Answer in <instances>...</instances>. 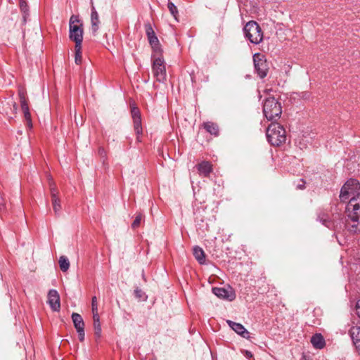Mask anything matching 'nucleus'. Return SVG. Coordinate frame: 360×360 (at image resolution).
Here are the masks:
<instances>
[{
  "label": "nucleus",
  "mask_w": 360,
  "mask_h": 360,
  "mask_svg": "<svg viewBox=\"0 0 360 360\" xmlns=\"http://www.w3.org/2000/svg\"><path fill=\"white\" fill-rule=\"evenodd\" d=\"M91 309L93 316H96V314H98V302L97 298L96 296H94L91 300Z\"/></svg>",
  "instance_id": "c756f323"
},
{
  "label": "nucleus",
  "mask_w": 360,
  "mask_h": 360,
  "mask_svg": "<svg viewBox=\"0 0 360 360\" xmlns=\"http://www.w3.org/2000/svg\"><path fill=\"white\" fill-rule=\"evenodd\" d=\"M167 8L172 14V15L174 18L175 20H177L178 16V9L176 6L172 3L170 0H168Z\"/></svg>",
  "instance_id": "cd10ccee"
},
{
  "label": "nucleus",
  "mask_w": 360,
  "mask_h": 360,
  "mask_svg": "<svg viewBox=\"0 0 360 360\" xmlns=\"http://www.w3.org/2000/svg\"><path fill=\"white\" fill-rule=\"evenodd\" d=\"M146 34L147 35L150 45L151 46L154 54H160L162 49L160 46L159 40L150 23L145 25Z\"/></svg>",
  "instance_id": "0eeeda50"
},
{
  "label": "nucleus",
  "mask_w": 360,
  "mask_h": 360,
  "mask_svg": "<svg viewBox=\"0 0 360 360\" xmlns=\"http://www.w3.org/2000/svg\"><path fill=\"white\" fill-rule=\"evenodd\" d=\"M101 21L99 19L98 13L92 1H91V30L94 36L96 35V33L99 29Z\"/></svg>",
  "instance_id": "9b49d317"
},
{
  "label": "nucleus",
  "mask_w": 360,
  "mask_h": 360,
  "mask_svg": "<svg viewBox=\"0 0 360 360\" xmlns=\"http://www.w3.org/2000/svg\"><path fill=\"white\" fill-rule=\"evenodd\" d=\"M301 181H302V184H298L297 186V189H304L305 188V186H304L305 182L303 181V179H301Z\"/></svg>",
  "instance_id": "ea45409f"
},
{
  "label": "nucleus",
  "mask_w": 360,
  "mask_h": 360,
  "mask_svg": "<svg viewBox=\"0 0 360 360\" xmlns=\"http://www.w3.org/2000/svg\"><path fill=\"white\" fill-rule=\"evenodd\" d=\"M226 322L229 327L232 330H233L237 334H238L239 335L244 338H250V333L245 329V328L242 324L234 322L231 320H227Z\"/></svg>",
  "instance_id": "4468645a"
},
{
  "label": "nucleus",
  "mask_w": 360,
  "mask_h": 360,
  "mask_svg": "<svg viewBox=\"0 0 360 360\" xmlns=\"http://www.w3.org/2000/svg\"><path fill=\"white\" fill-rule=\"evenodd\" d=\"M75 62L76 64L79 65L82 63V46H75Z\"/></svg>",
  "instance_id": "bb28decb"
},
{
  "label": "nucleus",
  "mask_w": 360,
  "mask_h": 360,
  "mask_svg": "<svg viewBox=\"0 0 360 360\" xmlns=\"http://www.w3.org/2000/svg\"><path fill=\"white\" fill-rule=\"evenodd\" d=\"M356 313L357 316L360 318V300H358L356 302Z\"/></svg>",
  "instance_id": "c9c22d12"
},
{
  "label": "nucleus",
  "mask_w": 360,
  "mask_h": 360,
  "mask_svg": "<svg viewBox=\"0 0 360 360\" xmlns=\"http://www.w3.org/2000/svg\"><path fill=\"white\" fill-rule=\"evenodd\" d=\"M263 113L269 121L279 119L282 113L281 103L274 97L266 98L263 104Z\"/></svg>",
  "instance_id": "7ed1b4c3"
},
{
  "label": "nucleus",
  "mask_w": 360,
  "mask_h": 360,
  "mask_svg": "<svg viewBox=\"0 0 360 360\" xmlns=\"http://www.w3.org/2000/svg\"><path fill=\"white\" fill-rule=\"evenodd\" d=\"M48 303L54 311H59L60 309V296L57 290L51 289L48 293Z\"/></svg>",
  "instance_id": "9d476101"
},
{
  "label": "nucleus",
  "mask_w": 360,
  "mask_h": 360,
  "mask_svg": "<svg viewBox=\"0 0 360 360\" xmlns=\"http://www.w3.org/2000/svg\"><path fill=\"white\" fill-rule=\"evenodd\" d=\"M198 173L200 176L208 177L212 172V165L208 161H202L196 165Z\"/></svg>",
  "instance_id": "2eb2a0df"
},
{
  "label": "nucleus",
  "mask_w": 360,
  "mask_h": 360,
  "mask_svg": "<svg viewBox=\"0 0 360 360\" xmlns=\"http://www.w3.org/2000/svg\"><path fill=\"white\" fill-rule=\"evenodd\" d=\"M143 217V215L141 213L136 214L133 223L131 224L132 229H135L140 226Z\"/></svg>",
  "instance_id": "c85d7f7f"
},
{
  "label": "nucleus",
  "mask_w": 360,
  "mask_h": 360,
  "mask_svg": "<svg viewBox=\"0 0 360 360\" xmlns=\"http://www.w3.org/2000/svg\"><path fill=\"white\" fill-rule=\"evenodd\" d=\"M161 55L162 53L160 54H153L152 56V71L156 81L159 82H165L167 78V73L165 60Z\"/></svg>",
  "instance_id": "39448f33"
},
{
  "label": "nucleus",
  "mask_w": 360,
  "mask_h": 360,
  "mask_svg": "<svg viewBox=\"0 0 360 360\" xmlns=\"http://www.w3.org/2000/svg\"><path fill=\"white\" fill-rule=\"evenodd\" d=\"M318 220L322 223L323 225L332 229L335 227L334 221L330 219V217L324 213H321L318 216Z\"/></svg>",
  "instance_id": "aec40b11"
},
{
  "label": "nucleus",
  "mask_w": 360,
  "mask_h": 360,
  "mask_svg": "<svg viewBox=\"0 0 360 360\" xmlns=\"http://www.w3.org/2000/svg\"><path fill=\"white\" fill-rule=\"evenodd\" d=\"M311 343L314 348L319 349H323L326 345L325 340L320 333H316L311 337Z\"/></svg>",
  "instance_id": "a211bd4d"
},
{
  "label": "nucleus",
  "mask_w": 360,
  "mask_h": 360,
  "mask_svg": "<svg viewBox=\"0 0 360 360\" xmlns=\"http://www.w3.org/2000/svg\"><path fill=\"white\" fill-rule=\"evenodd\" d=\"M4 208H5V200L3 198V197L1 196V195H0V209L2 210Z\"/></svg>",
  "instance_id": "e433bc0d"
},
{
  "label": "nucleus",
  "mask_w": 360,
  "mask_h": 360,
  "mask_svg": "<svg viewBox=\"0 0 360 360\" xmlns=\"http://www.w3.org/2000/svg\"><path fill=\"white\" fill-rule=\"evenodd\" d=\"M243 32L245 37L254 44H258L262 41V29L255 21L247 22L243 28Z\"/></svg>",
  "instance_id": "20e7f679"
},
{
  "label": "nucleus",
  "mask_w": 360,
  "mask_h": 360,
  "mask_svg": "<svg viewBox=\"0 0 360 360\" xmlns=\"http://www.w3.org/2000/svg\"><path fill=\"white\" fill-rule=\"evenodd\" d=\"M134 295L139 299H142L145 297V293L140 288H136L134 290Z\"/></svg>",
  "instance_id": "72a5a7b5"
},
{
  "label": "nucleus",
  "mask_w": 360,
  "mask_h": 360,
  "mask_svg": "<svg viewBox=\"0 0 360 360\" xmlns=\"http://www.w3.org/2000/svg\"><path fill=\"white\" fill-rule=\"evenodd\" d=\"M14 108L16 109L17 108V106H16V104L14 103Z\"/></svg>",
  "instance_id": "79ce46f5"
},
{
  "label": "nucleus",
  "mask_w": 360,
  "mask_h": 360,
  "mask_svg": "<svg viewBox=\"0 0 360 360\" xmlns=\"http://www.w3.org/2000/svg\"><path fill=\"white\" fill-rule=\"evenodd\" d=\"M72 320L74 326L78 333V338L80 342H83L85 338L84 332V322L82 316L77 313L73 312L72 314Z\"/></svg>",
  "instance_id": "6e6552de"
},
{
  "label": "nucleus",
  "mask_w": 360,
  "mask_h": 360,
  "mask_svg": "<svg viewBox=\"0 0 360 360\" xmlns=\"http://www.w3.org/2000/svg\"><path fill=\"white\" fill-rule=\"evenodd\" d=\"M98 153L101 158L105 159L106 158V152L103 147H99Z\"/></svg>",
  "instance_id": "f704fd0d"
},
{
  "label": "nucleus",
  "mask_w": 360,
  "mask_h": 360,
  "mask_svg": "<svg viewBox=\"0 0 360 360\" xmlns=\"http://www.w3.org/2000/svg\"><path fill=\"white\" fill-rule=\"evenodd\" d=\"M345 227L351 233L360 232V194L352 198L346 207Z\"/></svg>",
  "instance_id": "f257e3e1"
},
{
  "label": "nucleus",
  "mask_w": 360,
  "mask_h": 360,
  "mask_svg": "<svg viewBox=\"0 0 360 360\" xmlns=\"http://www.w3.org/2000/svg\"><path fill=\"white\" fill-rule=\"evenodd\" d=\"M50 190H51V194H52V192L58 193L57 190L55 186H51Z\"/></svg>",
  "instance_id": "a19ab883"
},
{
  "label": "nucleus",
  "mask_w": 360,
  "mask_h": 360,
  "mask_svg": "<svg viewBox=\"0 0 360 360\" xmlns=\"http://www.w3.org/2000/svg\"><path fill=\"white\" fill-rule=\"evenodd\" d=\"M193 256L200 264L205 263V254L204 250L199 246H195L193 250Z\"/></svg>",
  "instance_id": "6ab92c4d"
},
{
  "label": "nucleus",
  "mask_w": 360,
  "mask_h": 360,
  "mask_svg": "<svg viewBox=\"0 0 360 360\" xmlns=\"http://www.w3.org/2000/svg\"><path fill=\"white\" fill-rule=\"evenodd\" d=\"M59 266L63 272H66L70 268V262L65 256H60L59 258Z\"/></svg>",
  "instance_id": "393cba45"
},
{
  "label": "nucleus",
  "mask_w": 360,
  "mask_h": 360,
  "mask_svg": "<svg viewBox=\"0 0 360 360\" xmlns=\"http://www.w3.org/2000/svg\"><path fill=\"white\" fill-rule=\"evenodd\" d=\"M212 292L218 297L229 301H232L236 298V294L232 289H225L224 288H213Z\"/></svg>",
  "instance_id": "f8f14e48"
},
{
  "label": "nucleus",
  "mask_w": 360,
  "mask_h": 360,
  "mask_svg": "<svg viewBox=\"0 0 360 360\" xmlns=\"http://www.w3.org/2000/svg\"><path fill=\"white\" fill-rule=\"evenodd\" d=\"M94 321V335L96 338H100L101 337V326L100 323V318L98 314H96V316H93Z\"/></svg>",
  "instance_id": "4be33fe9"
},
{
  "label": "nucleus",
  "mask_w": 360,
  "mask_h": 360,
  "mask_svg": "<svg viewBox=\"0 0 360 360\" xmlns=\"http://www.w3.org/2000/svg\"><path fill=\"white\" fill-rule=\"evenodd\" d=\"M266 138L269 143L275 146H278L285 143L286 140V131L278 122H272L266 129Z\"/></svg>",
  "instance_id": "f03ea898"
},
{
  "label": "nucleus",
  "mask_w": 360,
  "mask_h": 360,
  "mask_svg": "<svg viewBox=\"0 0 360 360\" xmlns=\"http://www.w3.org/2000/svg\"><path fill=\"white\" fill-rule=\"evenodd\" d=\"M80 24V23H82L79 17L77 15H72L70 18V22H69V24Z\"/></svg>",
  "instance_id": "473e14b6"
},
{
  "label": "nucleus",
  "mask_w": 360,
  "mask_h": 360,
  "mask_svg": "<svg viewBox=\"0 0 360 360\" xmlns=\"http://www.w3.org/2000/svg\"><path fill=\"white\" fill-rule=\"evenodd\" d=\"M253 62L255 72L257 75L263 79L267 75L268 64L264 56L260 53H255L253 56Z\"/></svg>",
  "instance_id": "423d86ee"
},
{
  "label": "nucleus",
  "mask_w": 360,
  "mask_h": 360,
  "mask_svg": "<svg viewBox=\"0 0 360 360\" xmlns=\"http://www.w3.org/2000/svg\"><path fill=\"white\" fill-rule=\"evenodd\" d=\"M53 209L56 215L59 214L61 210L60 200H54V202H52Z\"/></svg>",
  "instance_id": "7c9ffc66"
},
{
  "label": "nucleus",
  "mask_w": 360,
  "mask_h": 360,
  "mask_svg": "<svg viewBox=\"0 0 360 360\" xmlns=\"http://www.w3.org/2000/svg\"><path fill=\"white\" fill-rule=\"evenodd\" d=\"M360 188L359 183L356 179H350L344 184V190L349 188L353 193H355Z\"/></svg>",
  "instance_id": "5701e85b"
},
{
  "label": "nucleus",
  "mask_w": 360,
  "mask_h": 360,
  "mask_svg": "<svg viewBox=\"0 0 360 360\" xmlns=\"http://www.w3.org/2000/svg\"><path fill=\"white\" fill-rule=\"evenodd\" d=\"M204 128L212 135L218 136L219 134L218 126L213 122H207L204 123Z\"/></svg>",
  "instance_id": "b1692460"
},
{
  "label": "nucleus",
  "mask_w": 360,
  "mask_h": 360,
  "mask_svg": "<svg viewBox=\"0 0 360 360\" xmlns=\"http://www.w3.org/2000/svg\"><path fill=\"white\" fill-rule=\"evenodd\" d=\"M141 360H147L146 358H142Z\"/></svg>",
  "instance_id": "37998d69"
},
{
  "label": "nucleus",
  "mask_w": 360,
  "mask_h": 360,
  "mask_svg": "<svg viewBox=\"0 0 360 360\" xmlns=\"http://www.w3.org/2000/svg\"><path fill=\"white\" fill-rule=\"evenodd\" d=\"M131 113L134 121V127L136 134L139 136L142 134L141 117L139 109L135 105L131 106Z\"/></svg>",
  "instance_id": "1a4fd4ad"
},
{
  "label": "nucleus",
  "mask_w": 360,
  "mask_h": 360,
  "mask_svg": "<svg viewBox=\"0 0 360 360\" xmlns=\"http://www.w3.org/2000/svg\"><path fill=\"white\" fill-rule=\"evenodd\" d=\"M142 276H143V278L145 279L144 274H143H143H142Z\"/></svg>",
  "instance_id": "c03bdc74"
},
{
  "label": "nucleus",
  "mask_w": 360,
  "mask_h": 360,
  "mask_svg": "<svg viewBox=\"0 0 360 360\" xmlns=\"http://www.w3.org/2000/svg\"><path fill=\"white\" fill-rule=\"evenodd\" d=\"M84 29L81 28L69 33V38L75 43V46H82L83 41Z\"/></svg>",
  "instance_id": "f3484780"
},
{
  "label": "nucleus",
  "mask_w": 360,
  "mask_h": 360,
  "mask_svg": "<svg viewBox=\"0 0 360 360\" xmlns=\"http://www.w3.org/2000/svg\"><path fill=\"white\" fill-rule=\"evenodd\" d=\"M360 194V193H358L356 195ZM354 193L351 191L349 188H345L344 190V186L342 187L340 193V198L341 201L345 202L348 200L349 199L351 200L352 198L356 197L357 195H354ZM350 200H349V202Z\"/></svg>",
  "instance_id": "412c9836"
},
{
  "label": "nucleus",
  "mask_w": 360,
  "mask_h": 360,
  "mask_svg": "<svg viewBox=\"0 0 360 360\" xmlns=\"http://www.w3.org/2000/svg\"><path fill=\"white\" fill-rule=\"evenodd\" d=\"M20 8L21 12L23 13L24 22H26L27 17L29 15V7L26 1L23 0L20 1Z\"/></svg>",
  "instance_id": "a878e982"
},
{
  "label": "nucleus",
  "mask_w": 360,
  "mask_h": 360,
  "mask_svg": "<svg viewBox=\"0 0 360 360\" xmlns=\"http://www.w3.org/2000/svg\"><path fill=\"white\" fill-rule=\"evenodd\" d=\"M81 28H83V24H69V33L76 31L77 30H79Z\"/></svg>",
  "instance_id": "2f4dec72"
},
{
  "label": "nucleus",
  "mask_w": 360,
  "mask_h": 360,
  "mask_svg": "<svg viewBox=\"0 0 360 360\" xmlns=\"http://www.w3.org/2000/svg\"><path fill=\"white\" fill-rule=\"evenodd\" d=\"M349 335L352 340L354 345L360 353V327L352 326L349 330Z\"/></svg>",
  "instance_id": "dca6fc26"
},
{
  "label": "nucleus",
  "mask_w": 360,
  "mask_h": 360,
  "mask_svg": "<svg viewBox=\"0 0 360 360\" xmlns=\"http://www.w3.org/2000/svg\"><path fill=\"white\" fill-rule=\"evenodd\" d=\"M244 354H245V357L249 359H250L253 356L252 352L248 350H245L244 352Z\"/></svg>",
  "instance_id": "4c0bfd02"
},
{
  "label": "nucleus",
  "mask_w": 360,
  "mask_h": 360,
  "mask_svg": "<svg viewBox=\"0 0 360 360\" xmlns=\"http://www.w3.org/2000/svg\"><path fill=\"white\" fill-rule=\"evenodd\" d=\"M51 195L52 202H54V200H60V199L57 197L56 193L52 192V194H51Z\"/></svg>",
  "instance_id": "58836bf2"
},
{
  "label": "nucleus",
  "mask_w": 360,
  "mask_h": 360,
  "mask_svg": "<svg viewBox=\"0 0 360 360\" xmlns=\"http://www.w3.org/2000/svg\"><path fill=\"white\" fill-rule=\"evenodd\" d=\"M20 102L21 105L22 110L24 113V117L26 120L27 124L29 127H32L31 115L30 113L28 104L23 91H20L19 92Z\"/></svg>",
  "instance_id": "ddd939ff"
}]
</instances>
